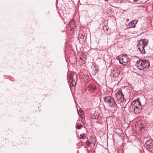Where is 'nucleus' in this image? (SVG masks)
<instances>
[{
  "label": "nucleus",
  "mask_w": 153,
  "mask_h": 153,
  "mask_svg": "<svg viewBox=\"0 0 153 153\" xmlns=\"http://www.w3.org/2000/svg\"><path fill=\"white\" fill-rule=\"evenodd\" d=\"M103 29L105 32V33L106 34H109V33L108 32V28L106 26H105L103 27Z\"/></svg>",
  "instance_id": "nucleus-16"
},
{
  "label": "nucleus",
  "mask_w": 153,
  "mask_h": 153,
  "mask_svg": "<svg viewBox=\"0 0 153 153\" xmlns=\"http://www.w3.org/2000/svg\"><path fill=\"white\" fill-rule=\"evenodd\" d=\"M148 42L146 39H141L138 42L137 47L142 53L144 54L145 51L144 49V47L147 45Z\"/></svg>",
  "instance_id": "nucleus-1"
},
{
  "label": "nucleus",
  "mask_w": 153,
  "mask_h": 153,
  "mask_svg": "<svg viewBox=\"0 0 153 153\" xmlns=\"http://www.w3.org/2000/svg\"><path fill=\"white\" fill-rule=\"evenodd\" d=\"M138 21L135 20L130 22L127 26V28H134L135 27V25L137 22Z\"/></svg>",
  "instance_id": "nucleus-8"
},
{
  "label": "nucleus",
  "mask_w": 153,
  "mask_h": 153,
  "mask_svg": "<svg viewBox=\"0 0 153 153\" xmlns=\"http://www.w3.org/2000/svg\"><path fill=\"white\" fill-rule=\"evenodd\" d=\"M87 89L88 90L91 91H93L96 90L97 88L94 85L92 84L88 85L87 88Z\"/></svg>",
  "instance_id": "nucleus-11"
},
{
  "label": "nucleus",
  "mask_w": 153,
  "mask_h": 153,
  "mask_svg": "<svg viewBox=\"0 0 153 153\" xmlns=\"http://www.w3.org/2000/svg\"><path fill=\"white\" fill-rule=\"evenodd\" d=\"M105 0V1H108V0Z\"/></svg>",
  "instance_id": "nucleus-24"
},
{
  "label": "nucleus",
  "mask_w": 153,
  "mask_h": 153,
  "mask_svg": "<svg viewBox=\"0 0 153 153\" xmlns=\"http://www.w3.org/2000/svg\"><path fill=\"white\" fill-rule=\"evenodd\" d=\"M146 146L149 148V149L152 152H153V141L152 140L147 141L146 142Z\"/></svg>",
  "instance_id": "nucleus-7"
},
{
  "label": "nucleus",
  "mask_w": 153,
  "mask_h": 153,
  "mask_svg": "<svg viewBox=\"0 0 153 153\" xmlns=\"http://www.w3.org/2000/svg\"><path fill=\"white\" fill-rule=\"evenodd\" d=\"M140 131H141V128H140Z\"/></svg>",
  "instance_id": "nucleus-23"
},
{
  "label": "nucleus",
  "mask_w": 153,
  "mask_h": 153,
  "mask_svg": "<svg viewBox=\"0 0 153 153\" xmlns=\"http://www.w3.org/2000/svg\"><path fill=\"white\" fill-rule=\"evenodd\" d=\"M138 128V126H136L135 127V128L136 129V130H137V129Z\"/></svg>",
  "instance_id": "nucleus-21"
},
{
  "label": "nucleus",
  "mask_w": 153,
  "mask_h": 153,
  "mask_svg": "<svg viewBox=\"0 0 153 153\" xmlns=\"http://www.w3.org/2000/svg\"><path fill=\"white\" fill-rule=\"evenodd\" d=\"M98 117H96V118H95V119H97V118H98Z\"/></svg>",
  "instance_id": "nucleus-22"
},
{
  "label": "nucleus",
  "mask_w": 153,
  "mask_h": 153,
  "mask_svg": "<svg viewBox=\"0 0 153 153\" xmlns=\"http://www.w3.org/2000/svg\"><path fill=\"white\" fill-rule=\"evenodd\" d=\"M137 64L138 68L141 70H143L146 68H149L150 66V64L148 62L143 60L137 61Z\"/></svg>",
  "instance_id": "nucleus-2"
},
{
  "label": "nucleus",
  "mask_w": 153,
  "mask_h": 153,
  "mask_svg": "<svg viewBox=\"0 0 153 153\" xmlns=\"http://www.w3.org/2000/svg\"><path fill=\"white\" fill-rule=\"evenodd\" d=\"M141 103L139 101L136 100L133 102L132 106V108L141 107Z\"/></svg>",
  "instance_id": "nucleus-10"
},
{
  "label": "nucleus",
  "mask_w": 153,
  "mask_h": 153,
  "mask_svg": "<svg viewBox=\"0 0 153 153\" xmlns=\"http://www.w3.org/2000/svg\"><path fill=\"white\" fill-rule=\"evenodd\" d=\"M82 125H77V126L76 128L78 129H80L82 127Z\"/></svg>",
  "instance_id": "nucleus-20"
},
{
  "label": "nucleus",
  "mask_w": 153,
  "mask_h": 153,
  "mask_svg": "<svg viewBox=\"0 0 153 153\" xmlns=\"http://www.w3.org/2000/svg\"><path fill=\"white\" fill-rule=\"evenodd\" d=\"M85 134H81L80 135V136H79L80 138L81 139H82L83 138H84V136H85Z\"/></svg>",
  "instance_id": "nucleus-18"
},
{
  "label": "nucleus",
  "mask_w": 153,
  "mask_h": 153,
  "mask_svg": "<svg viewBox=\"0 0 153 153\" xmlns=\"http://www.w3.org/2000/svg\"><path fill=\"white\" fill-rule=\"evenodd\" d=\"M86 144L87 146V147H89L90 145L92 144V142L89 140H87L86 142Z\"/></svg>",
  "instance_id": "nucleus-17"
},
{
  "label": "nucleus",
  "mask_w": 153,
  "mask_h": 153,
  "mask_svg": "<svg viewBox=\"0 0 153 153\" xmlns=\"http://www.w3.org/2000/svg\"><path fill=\"white\" fill-rule=\"evenodd\" d=\"M69 24L70 25V29L71 30L74 29L75 27V23L73 20H71Z\"/></svg>",
  "instance_id": "nucleus-12"
},
{
  "label": "nucleus",
  "mask_w": 153,
  "mask_h": 153,
  "mask_svg": "<svg viewBox=\"0 0 153 153\" xmlns=\"http://www.w3.org/2000/svg\"><path fill=\"white\" fill-rule=\"evenodd\" d=\"M78 113L81 118H83L84 117V114L83 111L82 109H80L79 111H78Z\"/></svg>",
  "instance_id": "nucleus-14"
},
{
  "label": "nucleus",
  "mask_w": 153,
  "mask_h": 153,
  "mask_svg": "<svg viewBox=\"0 0 153 153\" xmlns=\"http://www.w3.org/2000/svg\"><path fill=\"white\" fill-rule=\"evenodd\" d=\"M112 73L113 74V76L114 77L118 76L120 73V71L119 70L116 68L113 69Z\"/></svg>",
  "instance_id": "nucleus-9"
},
{
  "label": "nucleus",
  "mask_w": 153,
  "mask_h": 153,
  "mask_svg": "<svg viewBox=\"0 0 153 153\" xmlns=\"http://www.w3.org/2000/svg\"><path fill=\"white\" fill-rule=\"evenodd\" d=\"M104 101L108 104L110 107H112L115 105V103L113 98L107 96L104 98Z\"/></svg>",
  "instance_id": "nucleus-4"
},
{
  "label": "nucleus",
  "mask_w": 153,
  "mask_h": 153,
  "mask_svg": "<svg viewBox=\"0 0 153 153\" xmlns=\"http://www.w3.org/2000/svg\"><path fill=\"white\" fill-rule=\"evenodd\" d=\"M84 36L82 34H80L78 35V39L79 41H83L84 40Z\"/></svg>",
  "instance_id": "nucleus-15"
},
{
  "label": "nucleus",
  "mask_w": 153,
  "mask_h": 153,
  "mask_svg": "<svg viewBox=\"0 0 153 153\" xmlns=\"http://www.w3.org/2000/svg\"><path fill=\"white\" fill-rule=\"evenodd\" d=\"M115 96L116 99L118 101H121L123 99L124 95L120 90L116 91Z\"/></svg>",
  "instance_id": "nucleus-5"
},
{
  "label": "nucleus",
  "mask_w": 153,
  "mask_h": 153,
  "mask_svg": "<svg viewBox=\"0 0 153 153\" xmlns=\"http://www.w3.org/2000/svg\"><path fill=\"white\" fill-rule=\"evenodd\" d=\"M134 108V112L135 114L139 113L141 111V107L133 108Z\"/></svg>",
  "instance_id": "nucleus-13"
},
{
  "label": "nucleus",
  "mask_w": 153,
  "mask_h": 153,
  "mask_svg": "<svg viewBox=\"0 0 153 153\" xmlns=\"http://www.w3.org/2000/svg\"><path fill=\"white\" fill-rule=\"evenodd\" d=\"M119 60L120 64L126 65L129 61V59L127 56L122 55L119 57Z\"/></svg>",
  "instance_id": "nucleus-3"
},
{
  "label": "nucleus",
  "mask_w": 153,
  "mask_h": 153,
  "mask_svg": "<svg viewBox=\"0 0 153 153\" xmlns=\"http://www.w3.org/2000/svg\"><path fill=\"white\" fill-rule=\"evenodd\" d=\"M148 0H140V2L142 4H144Z\"/></svg>",
  "instance_id": "nucleus-19"
},
{
  "label": "nucleus",
  "mask_w": 153,
  "mask_h": 153,
  "mask_svg": "<svg viewBox=\"0 0 153 153\" xmlns=\"http://www.w3.org/2000/svg\"><path fill=\"white\" fill-rule=\"evenodd\" d=\"M73 76L74 73H69L68 74V77L69 79V81L71 86H75L76 84L75 81L73 79Z\"/></svg>",
  "instance_id": "nucleus-6"
}]
</instances>
